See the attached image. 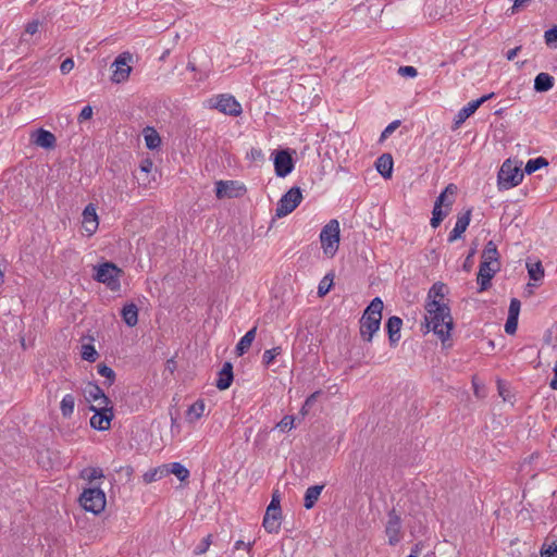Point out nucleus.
I'll return each instance as SVG.
<instances>
[{
  "instance_id": "obj_52",
  "label": "nucleus",
  "mask_w": 557,
  "mask_h": 557,
  "mask_svg": "<svg viewBox=\"0 0 557 557\" xmlns=\"http://www.w3.org/2000/svg\"><path fill=\"white\" fill-rule=\"evenodd\" d=\"M73 67L74 61L71 58H67L61 63L60 71L62 74H67L73 70Z\"/></svg>"
},
{
  "instance_id": "obj_39",
  "label": "nucleus",
  "mask_w": 557,
  "mask_h": 557,
  "mask_svg": "<svg viewBox=\"0 0 557 557\" xmlns=\"http://www.w3.org/2000/svg\"><path fill=\"white\" fill-rule=\"evenodd\" d=\"M165 474L164 468H156L151 469L144 473L143 480L145 483H152L154 481L160 480Z\"/></svg>"
},
{
  "instance_id": "obj_31",
  "label": "nucleus",
  "mask_w": 557,
  "mask_h": 557,
  "mask_svg": "<svg viewBox=\"0 0 557 557\" xmlns=\"http://www.w3.org/2000/svg\"><path fill=\"white\" fill-rule=\"evenodd\" d=\"M144 137L146 147L150 150L158 149L161 145V137L159 133L151 126L144 128Z\"/></svg>"
},
{
  "instance_id": "obj_16",
  "label": "nucleus",
  "mask_w": 557,
  "mask_h": 557,
  "mask_svg": "<svg viewBox=\"0 0 557 557\" xmlns=\"http://www.w3.org/2000/svg\"><path fill=\"white\" fill-rule=\"evenodd\" d=\"M82 223H83L84 231L88 236H91L96 233L98 225H99V221H98L96 208L92 203H89L85 207V209L83 211V222Z\"/></svg>"
},
{
  "instance_id": "obj_56",
  "label": "nucleus",
  "mask_w": 557,
  "mask_h": 557,
  "mask_svg": "<svg viewBox=\"0 0 557 557\" xmlns=\"http://www.w3.org/2000/svg\"><path fill=\"white\" fill-rule=\"evenodd\" d=\"M322 394V391H315L314 393H312L311 395H309L305 403H306V407H310L312 408V406L315 404L318 397Z\"/></svg>"
},
{
  "instance_id": "obj_60",
  "label": "nucleus",
  "mask_w": 557,
  "mask_h": 557,
  "mask_svg": "<svg viewBox=\"0 0 557 557\" xmlns=\"http://www.w3.org/2000/svg\"><path fill=\"white\" fill-rule=\"evenodd\" d=\"M39 23L37 21H33L27 23L25 27V32L29 35H34L38 32Z\"/></svg>"
},
{
  "instance_id": "obj_37",
  "label": "nucleus",
  "mask_w": 557,
  "mask_h": 557,
  "mask_svg": "<svg viewBox=\"0 0 557 557\" xmlns=\"http://www.w3.org/2000/svg\"><path fill=\"white\" fill-rule=\"evenodd\" d=\"M444 289H445V284H443V283L433 284V286L430 288L429 294H428V301L440 300L441 302H443Z\"/></svg>"
},
{
  "instance_id": "obj_2",
  "label": "nucleus",
  "mask_w": 557,
  "mask_h": 557,
  "mask_svg": "<svg viewBox=\"0 0 557 557\" xmlns=\"http://www.w3.org/2000/svg\"><path fill=\"white\" fill-rule=\"evenodd\" d=\"M383 301L380 297H375L366 308L359 320L360 337L363 342L370 343L373 335L380 330L382 320Z\"/></svg>"
},
{
  "instance_id": "obj_5",
  "label": "nucleus",
  "mask_w": 557,
  "mask_h": 557,
  "mask_svg": "<svg viewBox=\"0 0 557 557\" xmlns=\"http://www.w3.org/2000/svg\"><path fill=\"white\" fill-rule=\"evenodd\" d=\"M339 223L337 220H331L323 226L320 233V242L323 252L327 257H334L339 245Z\"/></svg>"
},
{
  "instance_id": "obj_9",
  "label": "nucleus",
  "mask_w": 557,
  "mask_h": 557,
  "mask_svg": "<svg viewBox=\"0 0 557 557\" xmlns=\"http://www.w3.org/2000/svg\"><path fill=\"white\" fill-rule=\"evenodd\" d=\"M90 410L95 412L90 418V426L98 431L109 430L113 419L112 408L109 406H100L99 408L90 406Z\"/></svg>"
},
{
  "instance_id": "obj_32",
  "label": "nucleus",
  "mask_w": 557,
  "mask_h": 557,
  "mask_svg": "<svg viewBox=\"0 0 557 557\" xmlns=\"http://www.w3.org/2000/svg\"><path fill=\"white\" fill-rule=\"evenodd\" d=\"M165 473L174 474L180 481H185L189 478V470L181 462L170 463V468H164Z\"/></svg>"
},
{
  "instance_id": "obj_58",
  "label": "nucleus",
  "mask_w": 557,
  "mask_h": 557,
  "mask_svg": "<svg viewBox=\"0 0 557 557\" xmlns=\"http://www.w3.org/2000/svg\"><path fill=\"white\" fill-rule=\"evenodd\" d=\"M153 166V162L150 159H145L140 162L139 169L144 173H149Z\"/></svg>"
},
{
  "instance_id": "obj_25",
  "label": "nucleus",
  "mask_w": 557,
  "mask_h": 557,
  "mask_svg": "<svg viewBox=\"0 0 557 557\" xmlns=\"http://www.w3.org/2000/svg\"><path fill=\"white\" fill-rule=\"evenodd\" d=\"M487 262L488 264L495 265L500 264L499 262V252L497 250V246L493 240H488L482 252V261Z\"/></svg>"
},
{
  "instance_id": "obj_53",
  "label": "nucleus",
  "mask_w": 557,
  "mask_h": 557,
  "mask_svg": "<svg viewBox=\"0 0 557 557\" xmlns=\"http://www.w3.org/2000/svg\"><path fill=\"white\" fill-rule=\"evenodd\" d=\"M92 116V108L90 106H86L82 109L78 115V122H83L89 120Z\"/></svg>"
},
{
  "instance_id": "obj_12",
  "label": "nucleus",
  "mask_w": 557,
  "mask_h": 557,
  "mask_svg": "<svg viewBox=\"0 0 557 557\" xmlns=\"http://www.w3.org/2000/svg\"><path fill=\"white\" fill-rule=\"evenodd\" d=\"M274 171L277 177H286L294 170L295 163L289 150H278L274 154Z\"/></svg>"
},
{
  "instance_id": "obj_10",
  "label": "nucleus",
  "mask_w": 557,
  "mask_h": 557,
  "mask_svg": "<svg viewBox=\"0 0 557 557\" xmlns=\"http://www.w3.org/2000/svg\"><path fill=\"white\" fill-rule=\"evenodd\" d=\"M495 96L494 92L482 96L481 98L470 101L467 106L458 111L455 115L453 131L458 129L468 117H470L484 102L492 99Z\"/></svg>"
},
{
  "instance_id": "obj_29",
  "label": "nucleus",
  "mask_w": 557,
  "mask_h": 557,
  "mask_svg": "<svg viewBox=\"0 0 557 557\" xmlns=\"http://www.w3.org/2000/svg\"><path fill=\"white\" fill-rule=\"evenodd\" d=\"M256 332H257V327H252L251 330H249L240 339L239 342L237 343L236 345V354L238 356H243L245 352L248 351V349L250 348L255 337H256Z\"/></svg>"
},
{
  "instance_id": "obj_1",
  "label": "nucleus",
  "mask_w": 557,
  "mask_h": 557,
  "mask_svg": "<svg viewBox=\"0 0 557 557\" xmlns=\"http://www.w3.org/2000/svg\"><path fill=\"white\" fill-rule=\"evenodd\" d=\"M425 333L433 331L442 342L448 339L453 330V318L448 305L440 300H430L425 304Z\"/></svg>"
},
{
  "instance_id": "obj_55",
  "label": "nucleus",
  "mask_w": 557,
  "mask_h": 557,
  "mask_svg": "<svg viewBox=\"0 0 557 557\" xmlns=\"http://www.w3.org/2000/svg\"><path fill=\"white\" fill-rule=\"evenodd\" d=\"M476 252V249L475 248H471L466 260H465V263H463V270L469 272L472 268V258L473 256L475 255Z\"/></svg>"
},
{
  "instance_id": "obj_36",
  "label": "nucleus",
  "mask_w": 557,
  "mask_h": 557,
  "mask_svg": "<svg viewBox=\"0 0 557 557\" xmlns=\"http://www.w3.org/2000/svg\"><path fill=\"white\" fill-rule=\"evenodd\" d=\"M528 273L531 280L533 281H540L544 276V269L542 267V263L535 262V263H527Z\"/></svg>"
},
{
  "instance_id": "obj_14",
  "label": "nucleus",
  "mask_w": 557,
  "mask_h": 557,
  "mask_svg": "<svg viewBox=\"0 0 557 557\" xmlns=\"http://www.w3.org/2000/svg\"><path fill=\"white\" fill-rule=\"evenodd\" d=\"M246 188L235 181H219L215 183V196L219 199L224 197L236 198L242 196Z\"/></svg>"
},
{
  "instance_id": "obj_26",
  "label": "nucleus",
  "mask_w": 557,
  "mask_h": 557,
  "mask_svg": "<svg viewBox=\"0 0 557 557\" xmlns=\"http://www.w3.org/2000/svg\"><path fill=\"white\" fill-rule=\"evenodd\" d=\"M206 410V403L203 399L196 400L193 405H190L186 411V420L189 423H195L199 420Z\"/></svg>"
},
{
  "instance_id": "obj_50",
  "label": "nucleus",
  "mask_w": 557,
  "mask_h": 557,
  "mask_svg": "<svg viewBox=\"0 0 557 557\" xmlns=\"http://www.w3.org/2000/svg\"><path fill=\"white\" fill-rule=\"evenodd\" d=\"M545 41L547 45H550L554 41H557V26H554L545 32L544 35Z\"/></svg>"
},
{
  "instance_id": "obj_23",
  "label": "nucleus",
  "mask_w": 557,
  "mask_h": 557,
  "mask_svg": "<svg viewBox=\"0 0 557 557\" xmlns=\"http://www.w3.org/2000/svg\"><path fill=\"white\" fill-rule=\"evenodd\" d=\"M393 157L389 153H383L376 159L375 168L377 172L384 177L389 178L392 177L393 173Z\"/></svg>"
},
{
  "instance_id": "obj_44",
  "label": "nucleus",
  "mask_w": 557,
  "mask_h": 557,
  "mask_svg": "<svg viewBox=\"0 0 557 557\" xmlns=\"http://www.w3.org/2000/svg\"><path fill=\"white\" fill-rule=\"evenodd\" d=\"M521 302L517 298H512L509 304L508 317L519 318Z\"/></svg>"
},
{
  "instance_id": "obj_40",
  "label": "nucleus",
  "mask_w": 557,
  "mask_h": 557,
  "mask_svg": "<svg viewBox=\"0 0 557 557\" xmlns=\"http://www.w3.org/2000/svg\"><path fill=\"white\" fill-rule=\"evenodd\" d=\"M82 478L88 481L103 478V471L100 468H86L81 473Z\"/></svg>"
},
{
  "instance_id": "obj_28",
  "label": "nucleus",
  "mask_w": 557,
  "mask_h": 557,
  "mask_svg": "<svg viewBox=\"0 0 557 557\" xmlns=\"http://www.w3.org/2000/svg\"><path fill=\"white\" fill-rule=\"evenodd\" d=\"M323 488L324 485H312L306 490L304 497V507L306 509H311L315 505Z\"/></svg>"
},
{
  "instance_id": "obj_30",
  "label": "nucleus",
  "mask_w": 557,
  "mask_h": 557,
  "mask_svg": "<svg viewBox=\"0 0 557 557\" xmlns=\"http://www.w3.org/2000/svg\"><path fill=\"white\" fill-rule=\"evenodd\" d=\"M457 191V186L455 184H448L445 189L440 194V196L436 198L434 205H438L441 207L445 206L446 208H450L454 199L449 198V196H454Z\"/></svg>"
},
{
  "instance_id": "obj_48",
  "label": "nucleus",
  "mask_w": 557,
  "mask_h": 557,
  "mask_svg": "<svg viewBox=\"0 0 557 557\" xmlns=\"http://www.w3.org/2000/svg\"><path fill=\"white\" fill-rule=\"evenodd\" d=\"M267 509H270V511H276V512L282 511L280 495L277 494V492L273 493L272 499Z\"/></svg>"
},
{
  "instance_id": "obj_45",
  "label": "nucleus",
  "mask_w": 557,
  "mask_h": 557,
  "mask_svg": "<svg viewBox=\"0 0 557 557\" xmlns=\"http://www.w3.org/2000/svg\"><path fill=\"white\" fill-rule=\"evenodd\" d=\"M398 74L403 77L413 78L418 75V71L414 66L404 65L398 69Z\"/></svg>"
},
{
  "instance_id": "obj_8",
  "label": "nucleus",
  "mask_w": 557,
  "mask_h": 557,
  "mask_svg": "<svg viewBox=\"0 0 557 557\" xmlns=\"http://www.w3.org/2000/svg\"><path fill=\"white\" fill-rule=\"evenodd\" d=\"M133 55L129 52H122L116 57L114 62L112 63L113 74L112 82L122 83L126 81L131 74L132 67L129 62L132 61Z\"/></svg>"
},
{
  "instance_id": "obj_6",
  "label": "nucleus",
  "mask_w": 557,
  "mask_h": 557,
  "mask_svg": "<svg viewBox=\"0 0 557 557\" xmlns=\"http://www.w3.org/2000/svg\"><path fill=\"white\" fill-rule=\"evenodd\" d=\"M79 504L86 511L98 515L106 507V494L100 487L86 488L79 497Z\"/></svg>"
},
{
  "instance_id": "obj_19",
  "label": "nucleus",
  "mask_w": 557,
  "mask_h": 557,
  "mask_svg": "<svg viewBox=\"0 0 557 557\" xmlns=\"http://www.w3.org/2000/svg\"><path fill=\"white\" fill-rule=\"evenodd\" d=\"M471 220V209H468L463 214L459 215L457 218L455 227L451 230V232L448 235V242L454 243L458 238L461 237V235L466 232L467 227L470 224Z\"/></svg>"
},
{
  "instance_id": "obj_57",
  "label": "nucleus",
  "mask_w": 557,
  "mask_h": 557,
  "mask_svg": "<svg viewBox=\"0 0 557 557\" xmlns=\"http://www.w3.org/2000/svg\"><path fill=\"white\" fill-rule=\"evenodd\" d=\"M448 214V209L447 210H443L441 206L438 205H434V208H433V211H432V215L433 216H437L440 218L441 220H444V218Z\"/></svg>"
},
{
  "instance_id": "obj_7",
  "label": "nucleus",
  "mask_w": 557,
  "mask_h": 557,
  "mask_svg": "<svg viewBox=\"0 0 557 557\" xmlns=\"http://www.w3.org/2000/svg\"><path fill=\"white\" fill-rule=\"evenodd\" d=\"M302 200V194L299 187H292L278 200L275 209V216L283 218L292 213Z\"/></svg>"
},
{
  "instance_id": "obj_43",
  "label": "nucleus",
  "mask_w": 557,
  "mask_h": 557,
  "mask_svg": "<svg viewBox=\"0 0 557 557\" xmlns=\"http://www.w3.org/2000/svg\"><path fill=\"white\" fill-rule=\"evenodd\" d=\"M294 416H284L283 419L276 424V428L280 429V431H290L294 428Z\"/></svg>"
},
{
  "instance_id": "obj_18",
  "label": "nucleus",
  "mask_w": 557,
  "mask_h": 557,
  "mask_svg": "<svg viewBox=\"0 0 557 557\" xmlns=\"http://www.w3.org/2000/svg\"><path fill=\"white\" fill-rule=\"evenodd\" d=\"M403 326V320L399 317L393 315L388 318L385 323V329L388 335L389 345L395 347L400 339V331Z\"/></svg>"
},
{
  "instance_id": "obj_64",
  "label": "nucleus",
  "mask_w": 557,
  "mask_h": 557,
  "mask_svg": "<svg viewBox=\"0 0 557 557\" xmlns=\"http://www.w3.org/2000/svg\"><path fill=\"white\" fill-rule=\"evenodd\" d=\"M443 220H441L440 218L437 216H433L431 218V221H430V224L432 227L436 228L440 226V224L442 223Z\"/></svg>"
},
{
  "instance_id": "obj_61",
  "label": "nucleus",
  "mask_w": 557,
  "mask_h": 557,
  "mask_svg": "<svg viewBox=\"0 0 557 557\" xmlns=\"http://www.w3.org/2000/svg\"><path fill=\"white\" fill-rule=\"evenodd\" d=\"M520 50H521L520 46L508 50L506 53L507 60H509V61L513 60Z\"/></svg>"
},
{
  "instance_id": "obj_27",
  "label": "nucleus",
  "mask_w": 557,
  "mask_h": 557,
  "mask_svg": "<svg viewBox=\"0 0 557 557\" xmlns=\"http://www.w3.org/2000/svg\"><path fill=\"white\" fill-rule=\"evenodd\" d=\"M123 321L129 327H133L138 322V308L135 304L131 302L125 305L121 311Z\"/></svg>"
},
{
  "instance_id": "obj_38",
  "label": "nucleus",
  "mask_w": 557,
  "mask_h": 557,
  "mask_svg": "<svg viewBox=\"0 0 557 557\" xmlns=\"http://www.w3.org/2000/svg\"><path fill=\"white\" fill-rule=\"evenodd\" d=\"M81 356L84 360L94 362L98 358V352L94 345L91 344H84L82 346Z\"/></svg>"
},
{
  "instance_id": "obj_3",
  "label": "nucleus",
  "mask_w": 557,
  "mask_h": 557,
  "mask_svg": "<svg viewBox=\"0 0 557 557\" xmlns=\"http://www.w3.org/2000/svg\"><path fill=\"white\" fill-rule=\"evenodd\" d=\"M94 280L104 284L110 290L117 292L121 288L123 270L113 262L107 261L94 268Z\"/></svg>"
},
{
  "instance_id": "obj_54",
  "label": "nucleus",
  "mask_w": 557,
  "mask_h": 557,
  "mask_svg": "<svg viewBox=\"0 0 557 557\" xmlns=\"http://www.w3.org/2000/svg\"><path fill=\"white\" fill-rule=\"evenodd\" d=\"M327 276H325L318 286V294L324 296L331 288V283H326Z\"/></svg>"
},
{
  "instance_id": "obj_46",
  "label": "nucleus",
  "mask_w": 557,
  "mask_h": 557,
  "mask_svg": "<svg viewBox=\"0 0 557 557\" xmlns=\"http://www.w3.org/2000/svg\"><path fill=\"white\" fill-rule=\"evenodd\" d=\"M211 545V535H207L206 537L202 539V541L196 546L195 548V554L196 555H201V554H205L208 548L210 547Z\"/></svg>"
},
{
  "instance_id": "obj_35",
  "label": "nucleus",
  "mask_w": 557,
  "mask_h": 557,
  "mask_svg": "<svg viewBox=\"0 0 557 557\" xmlns=\"http://www.w3.org/2000/svg\"><path fill=\"white\" fill-rule=\"evenodd\" d=\"M98 374L106 377L104 385L111 386L115 381V372L109 366L100 363L97 366Z\"/></svg>"
},
{
  "instance_id": "obj_22",
  "label": "nucleus",
  "mask_w": 557,
  "mask_h": 557,
  "mask_svg": "<svg viewBox=\"0 0 557 557\" xmlns=\"http://www.w3.org/2000/svg\"><path fill=\"white\" fill-rule=\"evenodd\" d=\"M282 523V511L265 510L262 525L268 533H278Z\"/></svg>"
},
{
  "instance_id": "obj_41",
  "label": "nucleus",
  "mask_w": 557,
  "mask_h": 557,
  "mask_svg": "<svg viewBox=\"0 0 557 557\" xmlns=\"http://www.w3.org/2000/svg\"><path fill=\"white\" fill-rule=\"evenodd\" d=\"M282 348L281 347H273L271 349H267L262 355V362L264 366H270L274 359L281 355Z\"/></svg>"
},
{
  "instance_id": "obj_13",
  "label": "nucleus",
  "mask_w": 557,
  "mask_h": 557,
  "mask_svg": "<svg viewBox=\"0 0 557 557\" xmlns=\"http://www.w3.org/2000/svg\"><path fill=\"white\" fill-rule=\"evenodd\" d=\"M401 518L393 508L387 513L385 533L388 537V544L394 546L400 542Z\"/></svg>"
},
{
  "instance_id": "obj_20",
  "label": "nucleus",
  "mask_w": 557,
  "mask_h": 557,
  "mask_svg": "<svg viewBox=\"0 0 557 557\" xmlns=\"http://www.w3.org/2000/svg\"><path fill=\"white\" fill-rule=\"evenodd\" d=\"M32 140L35 145L45 148V149H52L55 147L57 138L55 136L44 128L37 129L32 135Z\"/></svg>"
},
{
  "instance_id": "obj_62",
  "label": "nucleus",
  "mask_w": 557,
  "mask_h": 557,
  "mask_svg": "<svg viewBox=\"0 0 557 557\" xmlns=\"http://www.w3.org/2000/svg\"><path fill=\"white\" fill-rule=\"evenodd\" d=\"M250 547H251V544H250V543L246 544V543H245L244 541H242V540L236 541V542H235V544H234V548H235L236 550L242 549V548H247V549L249 550V549H250Z\"/></svg>"
},
{
  "instance_id": "obj_4",
  "label": "nucleus",
  "mask_w": 557,
  "mask_h": 557,
  "mask_svg": "<svg viewBox=\"0 0 557 557\" xmlns=\"http://www.w3.org/2000/svg\"><path fill=\"white\" fill-rule=\"evenodd\" d=\"M523 173L521 163L518 164L516 161L506 160L497 175L498 188L510 189L519 185L523 180Z\"/></svg>"
},
{
  "instance_id": "obj_21",
  "label": "nucleus",
  "mask_w": 557,
  "mask_h": 557,
  "mask_svg": "<svg viewBox=\"0 0 557 557\" xmlns=\"http://www.w3.org/2000/svg\"><path fill=\"white\" fill-rule=\"evenodd\" d=\"M234 380L233 364L230 361L223 363L222 369L218 373L215 386L220 391L227 389Z\"/></svg>"
},
{
  "instance_id": "obj_17",
  "label": "nucleus",
  "mask_w": 557,
  "mask_h": 557,
  "mask_svg": "<svg viewBox=\"0 0 557 557\" xmlns=\"http://www.w3.org/2000/svg\"><path fill=\"white\" fill-rule=\"evenodd\" d=\"M84 396H85L86 400L89 403L100 400V404H99L100 406H109V404H110V399L106 396L102 388L96 383L89 382L85 386Z\"/></svg>"
},
{
  "instance_id": "obj_51",
  "label": "nucleus",
  "mask_w": 557,
  "mask_h": 557,
  "mask_svg": "<svg viewBox=\"0 0 557 557\" xmlns=\"http://www.w3.org/2000/svg\"><path fill=\"white\" fill-rule=\"evenodd\" d=\"M399 124H400L399 121H394L391 124H388L385 127V129L382 132L381 139L388 137L399 126Z\"/></svg>"
},
{
  "instance_id": "obj_63",
  "label": "nucleus",
  "mask_w": 557,
  "mask_h": 557,
  "mask_svg": "<svg viewBox=\"0 0 557 557\" xmlns=\"http://www.w3.org/2000/svg\"><path fill=\"white\" fill-rule=\"evenodd\" d=\"M553 372H554V377L549 383V387L557 391V362L555 363Z\"/></svg>"
},
{
  "instance_id": "obj_49",
  "label": "nucleus",
  "mask_w": 557,
  "mask_h": 557,
  "mask_svg": "<svg viewBox=\"0 0 557 557\" xmlns=\"http://www.w3.org/2000/svg\"><path fill=\"white\" fill-rule=\"evenodd\" d=\"M247 157L252 161H263L264 153L260 148H251Z\"/></svg>"
},
{
  "instance_id": "obj_24",
  "label": "nucleus",
  "mask_w": 557,
  "mask_h": 557,
  "mask_svg": "<svg viewBox=\"0 0 557 557\" xmlns=\"http://www.w3.org/2000/svg\"><path fill=\"white\" fill-rule=\"evenodd\" d=\"M555 79L548 73H539L534 78V90L536 92H546L554 87Z\"/></svg>"
},
{
  "instance_id": "obj_15",
  "label": "nucleus",
  "mask_w": 557,
  "mask_h": 557,
  "mask_svg": "<svg viewBox=\"0 0 557 557\" xmlns=\"http://www.w3.org/2000/svg\"><path fill=\"white\" fill-rule=\"evenodd\" d=\"M499 270H500V264L492 265V264H488L487 262L480 263L478 278H476L480 293H482L491 287V281Z\"/></svg>"
},
{
  "instance_id": "obj_34",
  "label": "nucleus",
  "mask_w": 557,
  "mask_h": 557,
  "mask_svg": "<svg viewBox=\"0 0 557 557\" xmlns=\"http://www.w3.org/2000/svg\"><path fill=\"white\" fill-rule=\"evenodd\" d=\"M548 165V161L544 158V157H537V158H534V159H530L527 164H525V168H524V172L527 174H532L534 173L535 171L544 168V166H547Z\"/></svg>"
},
{
  "instance_id": "obj_11",
  "label": "nucleus",
  "mask_w": 557,
  "mask_h": 557,
  "mask_svg": "<svg viewBox=\"0 0 557 557\" xmlns=\"http://www.w3.org/2000/svg\"><path fill=\"white\" fill-rule=\"evenodd\" d=\"M211 108L231 116H239L243 112L240 103L234 96L228 94L219 95L215 98V102L211 104Z\"/></svg>"
},
{
  "instance_id": "obj_47",
  "label": "nucleus",
  "mask_w": 557,
  "mask_h": 557,
  "mask_svg": "<svg viewBox=\"0 0 557 557\" xmlns=\"http://www.w3.org/2000/svg\"><path fill=\"white\" fill-rule=\"evenodd\" d=\"M518 327V318L507 317V321L505 323V332L509 335L516 333Z\"/></svg>"
},
{
  "instance_id": "obj_59",
  "label": "nucleus",
  "mask_w": 557,
  "mask_h": 557,
  "mask_svg": "<svg viewBox=\"0 0 557 557\" xmlns=\"http://www.w3.org/2000/svg\"><path fill=\"white\" fill-rule=\"evenodd\" d=\"M531 0H515L513 5L510 8L511 14L518 12L522 7L527 5Z\"/></svg>"
},
{
  "instance_id": "obj_42",
  "label": "nucleus",
  "mask_w": 557,
  "mask_h": 557,
  "mask_svg": "<svg viewBox=\"0 0 557 557\" xmlns=\"http://www.w3.org/2000/svg\"><path fill=\"white\" fill-rule=\"evenodd\" d=\"M541 557H557V547L554 541L545 542L541 548Z\"/></svg>"
},
{
  "instance_id": "obj_33",
  "label": "nucleus",
  "mask_w": 557,
  "mask_h": 557,
  "mask_svg": "<svg viewBox=\"0 0 557 557\" xmlns=\"http://www.w3.org/2000/svg\"><path fill=\"white\" fill-rule=\"evenodd\" d=\"M75 407V398L72 394H66L63 396L61 404H60V410L64 418H69L72 416Z\"/></svg>"
}]
</instances>
